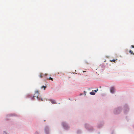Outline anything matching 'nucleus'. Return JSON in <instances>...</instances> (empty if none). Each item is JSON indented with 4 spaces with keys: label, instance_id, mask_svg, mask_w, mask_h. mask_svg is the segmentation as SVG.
<instances>
[{
    "label": "nucleus",
    "instance_id": "1",
    "mask_svg": "<svg viewBox=\"0 0 134 134\" xmlns=\"http://www.w3.org/2000/svg\"><path fill=\"white\" fill-rule=\"evenodd\" d=\"M39 94V92L38 91H36L35 92V96H33L34 97H36L37 98L39 99V100H40V98H39L38 97V96Z\"/></svg>",
    "mask_w": 134,
    "mask_h": 134
},
{
    "label": "nucleus",
    "instance_id": "2",
    "mask_svg": "<svg viewBox=\"0 0 134 134\" xmlns=\"http://www.w3.org/2000/svg\"><path fill=\"white\" fill-rule=\"evenodd\" d=\"M62 124L64 127L65 129H66L68 127V125L65 122H63Z\"/></svg>",
    "mask_w": 134,
    "mask_h": 134
},
{
    "label": "nucleus",
    "instance_id": "3",
    "mask_svg": "<svg viewBox=\"0 0 134 134\" xmlns=\"http://www.w3.org/2000/svg\"><path fill=\"white\" fill-rule=\"evenodd\" d=\"M115 89L113 87H112L111 88L110 90V92L112 93H113L115 91Z\"/></svg>",
    "mask_w": 134,
    "mask_h": 134
},
{
    "label": "nucleus",
    "instance_id": "4",
    "mask_svg": "<svg viewBox=\"0 0 134 134\" xmlns=\"http://www.w3.org/2000/svg\"><path fill=\"white\" fill-rule=\"evenodd\" d=\"M50 101L51 103H52L53 104H55L56 103V102L55 100H51Z\"/></svg>",
    "mask_w": 134,
    "mask_h": 134
},
{
    "label": "nucleus",
    "instance_id": "5",
    "mask_svg": "<svg viewBox=\"0 0 134 134\" xmlns=\"http://www.w3.org/2000/svg\"><path fill=\"white\" fill-rule=\"evenodd\" d=\"M94 91H92V92H91L90 93V94L91 95H94L95 94V93L94 92Z\"/></svg>",
    "mask_w": 134,
    "mask_h": 134
},
{
    "label": "nucleus",
    "instance_id": "6",
    "mask_svg": "<svg viewBox=\"0 0 134 134\" xmlns=\"http://www.w3.org/2000/svg\"><path fill=\"white\" fill-rule=\"evenodd\" d=\"M117 60L116 59V60H115L114 59H113L112 60H110V61L111 62H113L114 63H115L116 62V60Z\"/></svg>",
    "mask_w": 134,
    "mask_h": 134
},
{
    "label": "nucleus",
    "instance_id": "7",
    "mask_svg": "<svg viewBox=\"0 0 134 134\" xmlns=\"http://www.w3.org/2000/svg\"><path fill=\"white\" fill-rule=\"evenodd\" d=\"M129 52L131 53V54L134 55V53H133V52L131 50H130L129 51Z\"/></svg>",
    "mask_w": 134,
    "mask_h": 134
},
{
    "label": "nucleus",
    "instance_id": "8",
    "mask_svg": "<svg viewBox=\"0 0 134 134\" xmlns=\"http://www.w3.org/2000/svg\"><path fill=\"white\" fill-rule=\"evenodd\" d=\"M46 86H42L41 87V88L42 89L43 88H44V90H45V89L46 88Z\"/></svg>",
    "mask_w": 134,
    "mask_h": 134
},
{
    "label": "nucleus",
    "instance_id": "9",
    "mask_svg": "<svg viewBox=\"0 0 134 134\" xmlns=\"http://www.w3.org/2000/svg\"><path fill=\"white\" fill-rule=\"evenodd\" d=\"M43 74L42 73H40V77L41 78H42L43 77Z\"/></svg>",
    "mask_w": 134,
    "mask_h": 134
},
{
    "label": "nucleus",
    "instance_id": "10",
    "mask_svg": "<svg viewBox=\"0 0 134 134\" xmlns=\"http://www.w3.org/2000/svg\"><path fill=\"white\" fill-rule=\"evenodd\" d=\"M48 79H49V80H52V81L53 80V79L51 77H49V78H48Z\"/></svg>",
    "mask_w": 134,
    "mask_h": 134
},
{
    "label": "nucleus",
    "instance_id": "11",
    "mask_svg": "<svg viewBox=\"0 0 134 134\" xmlns=\"http://www.w3.org/2000/svg\"><path fill=\"white\" fill-rule=\"evenodd\" d=\"M85 63H86L87 64H89V63L87 61H85Z\"/></svg>",
    "mask_w": 134,
    "mask_h": 134
},
{
    "label": "nucleus",
    "instance_id": "12",
    "mask_svg": "<svg viewBox=\"0 0 134 134\" xmlns=\"http://www.w3.org/2000/svg\"><path fill=\"white\" fill-rule=\"evenodd\" d=\"M131 47H132V48H134V46L131 45Z\"/></svg>",
    "mask_w": 134,
    "mask_h": 134
},
{
    "label": "nucleus",
    "instance_id": "13",
    "mask_svg": "<svg viewBox=\"0 0 134 134\" xmlns=\"http://www.w3.org/2000/svg\"><path fill=\"white\" fill-rule=\"evenodd\" d=\"M35 134H38V132H35Z\"/></svg>",
    "mask_w": 134,
    "mask_h": 134
},
{
    "label": "nucleus",
    "instance_id": "14",
    "mask_svg": "<svg viewBox=\"0 0 134 134\" xmlns=\"http://www.w3.org/2000/svg\"><path fill=\"white\" fill-rule=\"evenodd\" d=\"M47 74H45L44 75V76H47Z\"/></svg>",
    "mask_w": 134,
    "mask_h": 134
},
{
    "label": "nucleus",
    "instance_id": "15",
    "mask_svg": "<svg viewBox=\"0 0 134 134\" xmlns=\"http://www.w3.org/2000/svg\"><path fill=\"white\" fill-rule=\"evenodd\" d=\"M95 92H97V90H95L94 91Z\"/></svg>",
    "mask_w": 134,
    "mask_h": 134
},
{
    "label": "nucleus",
    "instance_id": "16",
    "mask_svg": "<svg viewBox=\"0 0 134 134\" xmlns=\"http://www.w3.org/2000/svg\"><path fill=\"white\" fill-rule=\"evenodd\" d=\"M41 101H43V99L42 98L41 99Z\"/></svg>",
    "mask_w": 134,
    "mask_h": 134
},
{
    "label": "nucleus",
    "instance_id": "17",
    "mask_svg": "<svg viewBox=\"0 0 134 134\" xmlns=\"http://www.w3.org/2000/svg\"><path fill=\"white\" fill-rule=\"evenodd\" d=\"M97 91H98V89L97 88Z\"/></svg>",
    "mask_w": 134,
    "mask_h": 134
},
{
    "label": "nucleus",
    "instance_id": "18",
    "mask_svg": "<svg viewBox=\"0 0 134 134\" xmlns=\"http://www.w3.org/2000/svg\"><path fill=\"white\" fill-rule=\"evenodd\" d=\"M47 129V128L46 129V130Z\"/></svg>",
    "mask_w": 134,
    "mask_h": 134
}]
</instances>
